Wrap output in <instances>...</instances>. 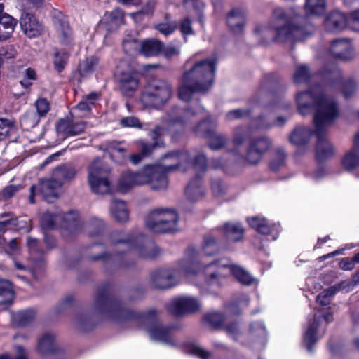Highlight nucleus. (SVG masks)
<instances>
[{
    "label": "nucleus",
    "mask_w": 359,
    "mask_h": 359,
    "mask_svg": "<svg viewBox=\"0 0 359 359\" xmlns=\"http://www.w3.org/2000/svg\"><path fill=\"white\" fill-rule=\"evenodd\" d=\"M247 19L245 8L236 7L232 8L226 15V23L231 31L235 34L243 32Z\"/></svg>",
    "instance_id": "obj_20"
},
{
    "label": "nucleus",
    "mask_w": 359,
    "mask_h": 359,
    "mask_svg": "<svg viewBox=\"0 0 359 359\" xmlns=\"http://www.w3.org/2000/svg\"><path fill=\"white\" fill-rule=\"evenodd\" d=\"M17 51L13 46L7 45L0 48V56L6 59H11L15 57Z\"/></svg>",
    "instance_id": "obj_64"
},
{
    "label": "nucleus",
    "mask_w": 359,
    "mask_h": 359,
    "mask_svg": "<svg viewBox=\"0 0 359 359\" xmlns=\"http://www.w3.org/2000/svg\"><path fill=\"white\" fill-rule=\"evenodd\" d=\"M111 216L118 222H126L128 219V210L123 201L114 200L110 207Z\"/></svg>",
    "instance_id": "obj_36"
},
{
    "label": "nucleus",
    "mask_w": 359,
    "mask_h": 359,
    "mask_svg": "<svg viewBox=\"0 0 359 359\" xmlns=\"http://www.w3.org/2000/svg\"><path fill=\"white\" fill-rule=\"evenodd\" d=\"M358 83L355 80L349 79L343 83V95L345 98L351 97L358 89Z\"/></svg>",
    "instance_id": "obj_54"
},
{
    "label": "nucleus",
    "mask_w": 359,
    "mask_h": 359,
    "mask_svg": "<svg viewBox=\"0 0 359 359\" xmlns=\"http://www.w3.org/2000/svg\"><path fill=\"white\" fill-rule=\"evenodd\" d=\"M98 306L103 310L110 313L109 316L114 318H122L126 312L123 310L117 303L111 301L107 297L102 295L97 299Z\"/></svg>",
    "instance_id": "obj_28"
},
{
    "label": "nucleus",
    "mask_w": 359,
    "mask_h": 359,
    "mask_svg": "<svg viewBox=\"0 0 359 359\" xmlns=\"http://www.w3.org/2000/svg\"><path fill=\"white\" fill-rule=\"evenodd\" d=\"M88 182L92 191L97 194L111 192L110 168L101 159L96 158L88 167Z\"/></svg>",
    "instance_id": "obj_11"
},
{
    "label": "nucleus",
    "mask_w": 359,
    "mask_h": 359,
    "mask_svg": "<svg viewBox=\"0 0 359 359\" xmlns=\"http://www.w3.org/2000/svg\"><path fill=\"white\" fill-rule=\"evenodd\" d=\"M156 6L154 0H146L143 3L142 8L141 11L131 13L130 15L133 18L135 22L140 20L143 15H150L153 13Z\"/></svg>",
    "instance_id": "obj_49"
},
{
    "label": "nucleus",
    "mask_w": 359,
    "mask_h": 359,
    "mask_svg": "<svg viewBox=\"0 0 359 359\" xmlns=\"http://www.w3.org/2000/svg\"><path fill=\"white\" fill-rule=\"evenodd\" d=\"M181 50V44L178 43L177 45L170 44L166 48L163 47V54L164 56L167 58H172L175 56L180 55Z\"/></svg>",
    "instance_id": "obj_61"
},
{
    "label": "nucleus",
    "mask_w": 359,
    "mask_h": 359,
    "mask_svg": "<svg viewBox=\"0 0 359 359\" xmlns=\"http://www.w3.org/2000/svg\"><path fill=\"white\" fill-rule=\"evenodd\" d=\"M121 125L123 127L142 128V124L138 118L134 116H128L121 120Z\"/></svg>",
    "instance_id": "obj_63"
},
{
    "label": "nucleus",
    "mask_w": 359,
    "mask_h": 359,
    "mask_svg": "<svg viewBox=\"0 0 359 359\" xmlns=\"http://www.w3.org/2000/svg\"><path fill=\"white\" fill-rule=\"evenodd\" d=\"M311 135V130L306 127H297L290 136L291 144L296 146H302L307 143Z\"/></svg>",
    "instance_id": "obj_34"
},
{
    "label": "nucleus",
    "mask_w": 359,
    "mask_h": 359,
    "mask_svg": "<svg viewBox=\"0 0 359 359\" xmlns=\"http://www.w3.org/2000/svg\"><path fill=\"white\" fill-rule=\"evenodd\" d=\"M285 158V154L282 149H278L276 150L270 162V168L273 171H278L283 166Z\"/></svg>",
    "instance_id": "obj_50"
},
{
    "label": "nucleus",
    "mask_w": 359,
    "mask_h": 359,
    "mask_svg": "<svg viewBox=\"0 0 359 359\" xmlns=\"http://www.w3.org/2000/svg\"><path fill=\"white\" fill-rule=\"evenodd\" d=\"M20 24L22 32L29 38H35L42 34V25L33 15L29 13L23 12L22 13Z\"/></svg>",
    "instance_id": "obj_22"
},
{
    "label": "nucleus",
    "mask_w": 359,
    "mask_h": 359,
    "mask_svg": "<svg viewBox=\"0 0 359 359\" xmlns=\"http://www.w3.org/2000/svg\"><path fill=\"white\" fill-rule=\"evenodd\" d=\"M215 124L209 118L200 123L194 129L197 135L203 136L208 139L209 147L212 150L222 148L228 142V137L224 135L218 134L215 131Z\"/></svg>",
    "instance_id": "obj_14"
},
{
    "label": "nucleus",
    "mask_w": 359,
    "mask_h": 359,
    "mask_svg": "<svg viewBox=\"0 0 359 359\" xmlns=\"http://www.w3.org/2000/svg\"><path fill=\"white\" fill-rule=\"evenodd\" d=\"M35 106H36L39 116H40V117L46 116V114L50 110V104H49L48 101L45 98L38 99L35 103Z\"/></svg>",
    "instance_id": "obj_58"
},
{
    "label": "nucleus",
    "mask_w": 359,
    "mask_h": 359,
    "mask_svg": "<svg viewBox=\"0 0 359 359\" xmlns=\"http://www.w3.org/2000/svg\"><path fill=\"white\" fill-rule=\"evenodd\" d=\"M142 42L139 41L135 36H127L123 40V48L126 53L133 55L137 52L140 53Z\"/></svg>",
    "instance_id": "obj_43"
},
{
    "label": "nucleus",
    "mask_w": 359,
    "mask_h": 359,
    "mask_svg": "<svg viewBox=\"0 0 359 359\" xmlns=\"http://www.w3.org/2000/svg\"><path fill=\"white\" fill-rule=\"evenodd\" d=\"M86 123L84 121L74 122L70 120H60L56 125V130L59 135L67 137L77 135L84 131Z\"/></svg>",
    "instance_id": "obj_23"
},
{
    "label": "nucleus",
    "mask_w": 359,
    "mask_h": 359,
    "mask_svg": "<svg viewBox=\"0 0 359 359\" xmlns=\"http://www.w3.org/2000/svg\"><path fill=\"white\" fill-rule=\"evenodd\" d=\"M167 308L170 313L180 316L198 311L201 308V304L194 297L180 296L170 300Z\"/></svg>",
    "instance_id": "obj_15"
},
{
    "label": "nucleus",
    "mask_w": 359,
    "mask_h": 359,
    "mask_svg": "<svg viewBox=\"0 0 359 359\" xmlns=\"http://www.w3.org/2000/svg\"><path fill=\"white\" fill-rule=\"evenodd\" d=\"M57 40L59 44L65 50H71L74 45V37L69 25L62 22L57 26Z\"/></svg>",
    "instance_id": "obj_27"
},
{
    "label": "nucleus",
    "mask_w": 359,
    "mask_h": 359,
    "mask_svg": "<svg viewBox=\"0 0 359 359\" xmlns=\"http://www.w3.org/2000/svg\"><path fill=\"white\" fill-rule=\"evenodd\" d=\"M14 128L13 122L7 118H0V141L4 140Z\"/></svg>",
    "instance_id": "obj_53"
},
{
    "label": "nucleus",
    "mask_w": 359,
    "mask_h": 359,
    "mask_svg": "<svg viewBox=\"0 0 359 359\" xmlns=\"http://www.w3.org/2000/svg\"><path fill=\"white\" fill-rule=\"evenodd\" d=\"M76 174V169L71 166L63 165L55 168L53 173V178L57 182H60V187L65 182L74 178Z\"/></svg>",
    "instance_id": "obj_31"
},
{
    "label": "nucleus",
    "mask_w": 359,
    "mask_h": 359,
    "mask_svg": "<svg viewBox=\"0 0 359 359\" xmlns=\"http://www.w3.org/2000/svg\"><path fill=\"white\" fill-rule=\"evenodd\" d=\"M204 320L210 326L218 327L223 324L224 317L220 313L213 311L206 313Z\"/></svg>",
    "instance_id": "obj_51"
},
{
    "label": "nucleus",
    "mask_w": 359,
    "mask_h": 359,
    "mask_svg": "<svg viewBox=\"0 0 359 359\" xmlns=\"http://www.w3.org/2000/svg\"><path fill=\"white\" fill-rule=\"evenodd\" d=\"M35 316V313L32 310H25L18 312L15 316L18 319L19 325L21 326L25 325L30 322Z\"/></svg>",
    "instance_id": "obj_55"
},
{
    "label": "nucleus",
    "mask_w": 359,
    "mask_h": 359,
    "mask_svg": "<svg viewBox=\"0 0 359 359\" xmlns=\"http://www.w3.org/2000/svg\"><path fill=\"white\" fill-rule=\"evenodd\" d=\"M224 232L229 241L236 242L242 239L244 229L239 224L226 223L224 226Z\"/></svg>",
    "instance_id": "obj_39"
},
{
    "label": "nucleus",
    "mask_w": 359,
    "mask_h": 359,
    "mask_svg": "<svg viewBox=\"0 0 359 359\" xmlns=\"http://www.w3.org/2000/svg\"><path fill=\"white\" fill-rule=\"evenodd\" d=\"M342 165L348 171L355 169L359 165V151L353 149L347 152L342 159Z\"/></svg>",
    "instance_id": "obj_40"
},
{
    "label": "nucleus",
    "mask_w": 359,
    "mask_h": 359,
    "mask_svg": "<svg viewBox=\"0 0 359 359\" xmlns=\"http://www.w3.org/2000/svg\"><path fill=\"white\" fill-rule=\"evenodd\" d=\"M332 320V312L330 307L318 309L309 318L303 339L309 351H312V346L323 336L326 326Z\"/></svg>",
    "instance_id": "obj_10"
},
{
    "label": "nucleus",
    "mask_w": 359,
    "mask_h": 359,
    "mask_svg": "<svg viewBox=\"0 0 359 359\" xmlns=\"http://www.w3.org/2000/svg\"><path fill=\"white\" fill-rule=\"evenodd\" d=\"M120 233L114 232L111 235L112 242L118 245V248L124 250H134L142 257L154 258L160 253V249L152 243L142 244L137 239L122 237L119 238Z\"/></svg>",
    "instance_id": "obj_12"
},
{
    "label": "nucleus",
    "mask_w": 359,
    "mask_h": 359,
    "mask_svg": "<svg viewBox=\"0 0 359 359\" xmlns=\"http://www.w3.org/2000/svg\"><path fill=\"white\" fill-rule=\"evenodd\" d=\"M118 88L126 96H132L139 86V78L136 73L124 72L117 75Z\"/></svg>",
    "instance_id": "obj_21"
},
{
    "label": "nucleus",
    "mask_w": 359,
    "mask_h": 359,
    "mask_svg": "<svg viewBox=\"0 0 359 359\" xmlns=\"http://www.w3.org/2000/svg\"><path fill=\"white\" fill-rule=\"evenodd\" d=\"M250 332L253 336L259 337L262 341L264 340L266 334L265 327L262 323H256L252 324Z\"/></svg>",
    "instance_id": "obj_60"
},
{
    "label": "nucleus",
    "mask_w": 359,
    "mask_h": 359,
    "mask_svg": "<svg viewBox=\"0 0 359 359\" xmlns=\"http://www.w3.org/2000/svg\"><path fill=\"white\" fill-rule=\"evenodd\" d=\"M17 25V20L7 13H0V41L9 39Z\"/></svg>",
    "instance_id": "obj_29"
},
{
    "label": "nucleus",
    "mask_w": 359,
    "mask_h": 359,
    "mask_svg": "<svg viewBox=\"0 0 359 359\" xmlns=\"http://www.w3.org/2000/svg\"><path fill=\"white\" fill-rule=\"evenodd\" d=\"M20 187L18 185H8L0 191V200H7L13 197L19 190Z\"/></svg>",
    "instance_id": "obj_59"
},
{
    "label": "nucleus",
    "mask_w": 359,
    "mask_h": 359,
    "mask_svg": "<svg viewBox=\"0 0 359 359\" xmlns=\"http://www.w3.org/2000/svg\"><path fill=\"white\" fill-rule=\"evenodd\" d=\"M211 189L214 196L219 197L226 193V186L221 180L217 179L212 180Z\"/></svg>",
    "instance_id": "obj_57"
},
{
    "label": "nucleus",
    "mask_w": 359,
    "mask_h": 359,
    "mask_svg": "<svg viewBox=\"0 0 359 359\" xmlns=\"http://www.w3.org/2000/svg\"><path fill=\"white\" fill-rule=\"evenodd\" d=\"M123 11L116 8L111 12H107L100 20V26L104 27L108 31L117 29L123 23Z\"/></svg>",
    "instance_id": "obj_26"
},
{
    "label": "nucleus",
    "mask_w": 359,
    "mask_h": 359,
    "mask_svg": "<svg viewBox=\"0 0 359 359\" xmlns=\"http://www.w3.org/2000/svg\"><path fill=\"white\" fill-rule=\"evenodd\" d=\"M297 111L307 116L315 111L313 133L317 137L316 156L318 160L327 158L334 154L332 145L326 140L327 128L338 117L339 111L335 100L328 97L325 90L317 86L295 95Z\"/></svg>",
    "instance_id": "obj_3"
},
{
    "label": "nucleus",
    "mask_w": 359,
    "mask_h": 359,
    "mask_svg": "<svg viewBox=\"0 0 359 359\" xmlns=\"http://www.w3.org/2000/svg\"><path fill=\"white\" fill-rule=\"evenodd\" d=\"M206 166V158L202 152L198 154L191 161L188 151H173L167 154L160 164L147 165L135 172H123L118 180L116 190L120 193H126L136 186L145 184H148L154 190H163L169 184L168 173L184 172L191 167L196 172H204Z\"/></svg>",
    "instance_id": "obj_2"
},
{
    "label": "nucleus",
    "mask_w": 359,
    "mask_h": 359,
    "mask_svg": "<svg viewBox=\"0 0 359 359\" xmlns=\"http://www.w3.org/2000/svg\"><path fill=\"white\" fill-rule=\"evenodd\" d=\"M14 298V290L12 283L8 280H0V306H9Z\"/></svg>",
    "instance_id": "obj_33"
},
{
    "label": "nucleus",
    "mask_w": 359,
    "mask_h": 359,
    "mask_svg": "<svg viewBox=\"0 0 359 359\" xmlns=\"http://www.w3.org/2000/svg\"><path fill=\"white\" fill-rule=\"evenodd\" d=\"M311 76L312 72L306 65H297L293 74V81L296 84L307 83Z\"/></svg>",
    "instance_id": "obj_38"
},
{
    "label": "nucleus",
    "mask_w": 359,
    "mask_h": 359,
    "mask_svg": "<svg viewBox=\"0 0 359 359\" xmlns=\"http://www.w3.org/2000/svg\"><path fill=\"white\" fill-rule=\"evenodd\" d=\"M69 54L67 51L56 50L54 53L53 64L55 69L61 72L67 64Z\"/></svg>",
    "instance_id": "obj_47"
},
{
    "label": "nucleus",
    "mask_w": 359,
    "mask_h": 359,
    "mask_svg": "<svg viewBox=\"0 0 359 359\" xmlns=\"http://www.w3.org/2000/svg\"><path fill=\"white\" fill-rule=\"evenodd\" d=\"M36 351L43 358L65 359L64 350L59 346L55 336L50 332H46L39 338Z\"/></svg>",
    "instance_id": "obj_13"
},
{
    "label": "nucleus",
    "mask_w": 359,
    "mask_h": 359,
    "mask_svg": "<svg viewBox=\"0 0 359 359\" xmlns=\"http://www.w3.org/2000/svg\"><path fill=\"white\" fill-rule=\"evenodd\" d=\"M305 18L300 15L294 8L284 9L281 7L273 8L269 27L273 31V38L278 42L304 40L313 32L310 24L298 25L304 22Z\"/></svg>",
    "instance_id": "obj_5"
},
{
    "label": "nucleus",
    "mask_w": 359,
    "mask_h": 359,
    "mask_svg": "<svg viewBox=\"0 0 359 359\" xmlns=\"http://www.w3.org/2000/svg\"><path fill=\"white\" fill-rule=\"evenodd\" d=\"M164 44L156 39H147L142 41L140 53L145 57L156 55L163 49Z\"/></svg>",
    "instance_id": "obj_35"
},
{
    "label": "nucleus",
    "mask_w": 359,
    "mask_h": 359,
    "mask_svg": "<svg viewBox=\"0 0 359 359\" xmlns=\"http://www.w3.org/2000/svg\"><path fill=\"white\" fill-rule=\"evenodd\" d=\"M195 112H191L189 110L182 109L175 107L172 109L168 114L163 118L162 126H157L150 133V136L154 141L151 145L145 143L143 140H138L137 143L141 147V153L133 154L130 159L133 164H137L141 161L143 156L149 155L151 150L158 144V140L165 134V131L174 133L176 130H182L188 124L191 116H194Z\"/></svg>",
    "instance_id": "obj_6"
},
{
    "label": "nucleus",
    "mask_w": 359,
    "mask_h": 359,
    "mask_svg": "<svg viewBox=\"0 0 359 359\" xmlns=\"http://www.w3.org/2000/svg\"><path fill=\"white\" fill-rule=\"evenodd\" d=\"M77 217L78 214L75 212H69L63 216L46 212L41 217V224L43 229H52L56 226L59 220L64 218L69 228L77 229L79 226V222L77 221Z\"/></svg>",
    "instance_id": "obj_18"
},
{
    "label": "nucleus",
    "mask_w": 359,
    "mask_h": 359,
    "mask_svg": "<svg viewBox=\"0 0 359 359\" xmlns=\"http://www.w3.org/2000/svg\"><path fill=\"white\" fill-rule=\"evenodd\" d=\"M202 251L204 255L214 256L219 252V246L215 238L212 236H206L204 238Z\"/></svg>",
    "instance_id": "obj_44"
},
{
    "label": "nucleus",
    "mask_w": 359,
    "mask_h": 359,
    "mask_svg": "<svg viewBox=\"0 0 359 359\" xmlns=\"http://www.w3.org/2000/svg\"><path fill=\"white\" fill-rule=\"evenodd\" d=\"M272 142L266 137L252 139L248 144L245 159L250 164L259 163L264 154L271 147Z\"/></svg>",
    "instance_id": "obj_17"
},
{
    "label": "nucleus",
    "mask_w": 359,
    "mask_h": 359,
    "mask_svg": "<svg viewBox=\"0 0 359 359\" xmlns=\"http://www.w3.org/2000/svg\"><path fill=\"white\" fill-rule=\"evenodd\" d=\"M172 95L170 83L163 79H153L144 88L140 102L145 107L156 108L165 104Z\"/></svg>",
    "instance_id": "obj_9"
},
{
    "label": "nucleus",
    "mask_w": 359,
    "mask_h": 359,
    "mask_svg": "<svg viewBox=\"0 0 359 359\" xmlns=\"http://www.w3.org/2000/svg\"><path fill=\"white\" fill-rule=\"evenodd\" d=\"M138 320L147 330L151 340L170 346L176 344L172 338V332L178 327L173 325H162L157 318L155 309H151L142 313L139 316Z\"/></svg>",
    "instance_id": "obj_8"
},
{
    "label": "nucleus",
    "mask_w": 359,
    "mask_h": 359,
    "mask_svg": "<svg viewBox=\"0 0 359 359\" xmlns=\"http://www.w3.org/2000/svg\"><path fill=\"white\" fill-rule=\"evenodd\" d=\"M199 53L193 55L184 64L181 76L178 96L180 100H190L195 92H205L212 86L217 69L215 55L200 59Z\"/></svg>",
    "instance_id": "obj_4"
},
{
    "label": "nucleus",
    "mask_w": 359,
    "mask_h": 359,
    "mask_svg": "<svg viewBox=\"0 0 359 359\" xmlns=\"http://www.w3.org/2000/svg\"><path fill=\"white\" fill-rule=\"evenodd\" d=\"M107 151L110 157L118 163H121L125 160L126 150L120 146L119 143L112 142L109 143Z\"/></svg>",
    "instance_id": "obj_41"
},
{
    "label": "nucleus",
    "mask_w": 359,
    "mask_h": 359,
    "mask_svg": "<svg viewBox=\"0 0 359 359\" xmlns=\"http://www.w3.org/2000/svg\"><path fill=\"white\" fill-rule=\"evenodd\" d=\"M325 26L327 32H340L346 26L349 27L348 17L339 11H333L327 17Z\"/></svg>",
    "instance_id": "obj_25"
},
{
    "label": "nucleus",
    "mask_w": 359,
    "mask_h": 359,
    "mask_svg": "<svg viewBox=\"0 0 359 359\" xmlns=\"http://www.w3.org/2000/svg\"><path fill=\"white\" fill-rule=\"evenodd\" d=\"M184 351L187 353L196 355L201 359H212V354L210 352L203 349L201 346L196 343L187 344L184 348Z\"/></svg>",
    "instance_id": "obj_46"
},
{
    "label": "nucleus",
    "mask_w": 359,
    "mask_h": 359,
    "mask_svg": "<svg viewBox=\"0 0 359 359\" xmlns=\"http://www.w3.org/2000/svg\"><path fill=\"white\" fill-rule=\"evenodd\" d=\"M60 188V182H57L53 178L41 180L37 185L31 187L29 201L31 203H34V196L40 194L45 201L52 203L58 197Z\"/></svg>",
    "instance_id": "obj_16"
},
{
    "label": "nucleus",
    "mask_w": 359,
    "mask_h": 359,
    "mask_svg": "<svg viewBox=\"0 0 359 359\" xmlns=\"http://www.w3.org/2000/svg\"><path fill=\"white\" fill-rule=\"evenodd\" d=\"M201 272L204 274L206 284L212 287H222L231 275L242 284L250 285L254 281L250 273L226 257L201 264L196 259L194 251L190 250L180 261L178 269H163L154 272L151 284L156 289L166 290L177 285L182 277L192 282Z\"/></svg>",
    "instance_id": "obj_1"
},
{
    "label": "nucleus",
    "mask_w": 359,
    "mask_h": 359,
    "mask_svg": "<svg viewBox=\"0 0 359 359\" xmlns=\"http://www.w3.org/2000/svg\"><path fill=\"white\" fill-rule=\"evenodd\" d=\"M14 351L15 355L13 356L3 354L0 355V359H28V353L22 346H15Z\"/></svg>",
    "instance_id": "obj_56"
},
{
    "label": "nucleus",
    "mask_w": 359,
    "mask_h": 359,
    "mask_svg": "<svg viewBox=\"0 0 359 359\" xmlns=\"http://www.w3.org/2000/svg\"><path fill=\"white\" fill-rule=\"evenodd\" d=\"M99 97V94L96 93H90L85 97L76 107L72 109V113L76 114V111H79L83 114L80 116H85L90 111L91 107L95 104Z\"/></svg>",
    "instance_id": "obj_37"
},
{
    "label": "nucleus",
    "mask_w": 359,
    "mask_h": 359,
    "mask_svg": "<svg viewBox=\"0 0 359 359\" xmlns=\"http://www.w3.org/2000/svg\"><path fill=\"white\" fill-rule=\"evenodd\" d=\"M349 27L359 30V8L351 11L348 16Z\"/></svg>",
    "instance_id": "obj_62"
},
{
    "label": "nucleus",
    "mask_w": 359,
    "mask_h": 359,
    "mask_svg": "<svg viewBox=\"0 0 359 359\" xmlns=\"http://www.w3.org/2000/svg\"><path fill=\"white\" fill-rule=\"evenodd\" d=\"M177 23L176 21L171 20L170 16L167 15L165 21L158 23L155 25V28L162 34L168 36L172 34L177 29Z\"/></svg>",
    "instance_id": "obj_45"
},
{
    "label": "nucleus",
    "mask_w": 359,
    "mask_h": 359,
    "mask_svg": "<svg viewBox=\"0 0 359 359\" xmlns=\"http://www.w3.org/2000/svg\"><path fill=\"white\" fill-rule=\"evenodd\" d=\"M304 7L307 16L323 15L327 9L325 0H306Z\"/></svg>",
    "instance_id": "obj_32"
},
{
    "label": "nucleus",
    "mask_w": 359,
    "mask_h": 359,
    "mask_svg": "<svg viewBox=\"0 0 359 359\" xmlns=\"http://www.w3.org/2000/svg\"><path fill=\"white\" fill-rule=\"evenodd\" d=\"M179 215L170 208L152 210L145 218L146 228L154 233H173L178 230Z\"/></svg>",
    "instance_id": "obj_7"
},
{
    "label": "nucleus",
    "mask_w": 359,
    "mask_h": 359,
    "mask_svg": "<svg viewBox=\"0 0 359 359\" xmlns=\"http://www.w3.org/2000/svg\"><path fill=\"white\" fill-rule=\"evenodd\" d=\"M97 63L98 60L95 57L87 58L79 65V71L81 74L86 76L89 73H91L95 69V67L97 66Z\"/></svg>",
    "instance_id": "obj_52"
},
{
    "label": "nucleus",
    "mask_w": 359,
    "mask_h": 359,
    "mask_svg": "<svg viewBox=\"0 0 359 359\" xmlns=\"http://www.w3.org/2000/svg\"><path fill=\"white\" fill-rule=\"evenodd\" d=\"M248 137V133L245 128L237 127L234 129L233 135V144L235 147V149L233 151L234 156L238 155L237 150L241 146L243 145Z\"/></svg>",
    "instance_id": "obj_42"
},
{
    "label": "nucleus",
    "mask_w": 359,
    "mask_h": 359,
    "mask_svg": "<svg viewBox=\"0 0 359 359\" xmlns=\"http://www.w3.org/2000/svg\"><path fill=\"white\" fill-rule=\"evenodd\" d=\"M247 221L249 225L255 229L257 232L264 235L273 234V240L276 239L279 229L278 225H270L265 218L257 216L248 217Z\"/></svg>",
    "instance_id": "obj_24"
},
{
    "label": "nucleus",
    "mask_w": 359,
    "mask_h": 359,
    "mask_svg": "<svg viewBox=\"0 0 359 359\" xmlns=\"http://www.w3.org/2000/svg\"><path fill=\"white\" fill-rule=\"evenodd\" d=\"M330 51L333 57L344 61L351 60L356 56V52L353 44L346 39L333 41Z\"/></svg>",
    "instance_id": "obj_19"
},
{
    "label": "nucleus",
    "mask_w": 359,
    "mask_h": 359,
    "mask_svg": "<svg viewBox=\"0 0 359 359\" xmlns=\"http://www.w3.org/2000/svg\"><path fill=\"white\" fill-rule=\"evenodd\" d=\"M337 290L338 289L335 287H331L324 290L317 296V303L321 306L329 305Z\"/></svg>",
    "instance_id": "obj_48"
},
{
    "label": "nucleus",
    "mask_w": 359,
    "mask_h": 359,
    "mask_svg": "<svg viewBox=\"0 0 359 359\" xmlns=\"http://www.w3.org/2000/svg\"><path fill=\"white\" fill-rule=\"evenodd\" d=\"M185 194L191 202H196L203 198L205 196V189L201 180L198 177L192 179L186 188Z\"/></svg>",
    "instance_id": "obj_30"
}]
</instances>
